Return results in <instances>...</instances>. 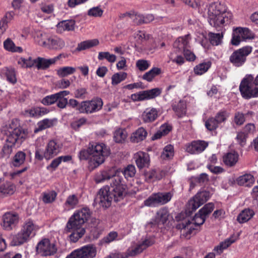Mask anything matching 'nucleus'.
<instances>
[{
    "label": "nucleus",
    "mask_w": 258,
    "mask_h": 258,
    "mask_svg": "<svg viewBox=\"0 0 258 258\" xmlns=\"http://www.w3.org/2000/svg\"><path fill=\"white\" fill-rule=\"evenodd\" d=\"M39 229V226L31 219L26 220L21 226L20 231L13 236L11 242L13 246L21 245L34 237Z\"/></svg>",
    "instance_id": "1"
},
{
    "label": "nucleus",
    "mask_w": 258,
    "mask_h": 258,
    "mask_svg": "<svg viewBox=\"0 0 258 258\" xmlns=\"http://www.w3.org/2000/svg\"><path fill=\"white\" fill-rule=\"evenodd\" d=\"M208 14L209 23L214 27L228 23L231 16L230 14L226 12L225 6L218 2L210 5Z\"/></svg>",
    "instance_id": "2"
},
{
    "label": "nucleus",
    "mask_w": 258,
    "mask_h": 258,
    "mask_svg": "<svg viewBox=\"0 0 258 258\" xmlns=\"http://www.w3.org/2000/svg\"><path fill=\"white\" fill-rule=\"evenodd\" d=\"M89 151L91 156L89 161V167L92 170L102 164L105 157L109 155L108 148L103 143L89 145Z\"/></svg>",
    "instance_id": "3"
},
{
    "label": "nucleus",
    "mask_w": 258,
    "mask_h": 258,
    "mask_svg": "<svg viewBox=\"0 0 258 258\" xmlns=\"http://www.w3.org/2000/svg\"><path fill=\"white\" fill-rule=\"evenodd\" d=\"M90 215V211L87 208H84L76 211L70 218L67 223L65 227L66 232H71V229L73 227L82 226L88 221Z\"/></svg>",
    "instance_id": "4"
},
{
    "label": "nucleus",
    "mask_w": 258,
    "mask_h": 258,
    "mask_svg": "<svg viewBox=\"0 0 258 258\" xmlns=\"http://www.w3.org/2000/svg\"><path fill=\"white\" fill-rule=\"evenodd\" d=\"M38 44L47 49L60 50L65 46L64 41L56 36H48L46 34L41 33L37 36Z\"/></svg>",
    "instance_id": "5"
},
{
    "label": "nucleus",
    "mask_w": 258,
    "mask_h": 258,
    "mask_svg": "<svg viewBox=\"0 0 258 258\" xmlns=\"http://www.w3.org/2000/svg\"><path fill=\"white\" fill-rule=\"evenodd\" d=\"M253 76L246 75L241 81L239 85V90L241 96L246 99L258 97V87H253Z\"/></svg>",
    "instance_id": "6"
},
{
    "label": "nucleus",
    "mask_w": 258,
    "mask_h": 258,
    "mask_svg": "<svg viewBox=\"0 0 258 258\" xmlns=\"http://www.w3.org/2000/svg\"><path fill=\"white\" fill-rule=\"evenodd\" d=\"M110 186L112 188L111 195L113 197L114 201L118 202L123 199L127 190L122 177L120 175L115 176L111 180Z\"/></svg>",
    "instance_id": "7"
},
{
    "label": "nucleus",
    "mask_w": 258,
    "mask_h": 258,
    "mask_svg": "<svg viewBox=\"0 0 258 258\" xmlns=\"http://www.w3.org/2000/svg\"><path fill=\"white\" fill-rule=\"evenodd\" d=\"M252 47L249 46L243 47L235 50L230 56L229 61L236 67L243 66L246 60L247 56L251 52Z\"/></svg>",
    "instance_id": "8"
},
{
    "label": "nucleus",
    "mask_w": 258,
    "mask_h": 258,
    "mask_svg": "<svg viewBox=\"0 0 258 258\" xmlns=\"http://www.w3.org/2000/svg\"><path fill=\"white\" fill-rule=\"evenodd\" d=\"M173 194L171 192H158L152 194L144 201V205L148 207H155L169 202Z\"/></svg>",
    "instance_id": "9"
},
{
    "label": "nucleus",
    "mask_w": 258,
    "mask_h": 258,
    "mask_svg": "<svg viewBox=\"0 0 258 258\" xmlns=\"http://www.w3.org/2000/svg\"><path fill=\"white\" fill-rule=\"evenodd\" d=\"M103 106L101 99L96 98L91 100L84 101L80 103L77 108L80 113H93L100 110Z\"/></svg>",
    "instance_id": "10"
},
{
    "label": "nucleus",
    "mask_w": 258,
    "mask_h": 258,
    "mask_svg": "<svg viewBox=\"0 0 258 258\" xmlns=\"http://www.w3.org/2000/svg\"><path fill=\"white\" fill-rule=\"evenodd\" d=\"M96 254L95 246L93 244H88L74 250L66 258H93Z\"/></svg>",
    "instance_id": "11"
},
{
    "label": "nucleus",
    "mask_w": 258,
    "mask_h": 258,
    "mask_svg": "<svg viewBox=\"0 0 258 258\" xmlns=\"http://www.w3.org/2000/svg\"><path fill=\"white\" fill-rule=\"evenodd\" d=\"M20 220L18 213L14 212H8L5 213L2 217L1 226L7 231H11L17 226Z\"/></svg>",
    "instance_id": "12"
},
{
    "label": "nucleus",
    "mask_w": 258,
    "mask_h": 258,
    "mask_svg": "<svg viewBox=\"0 0 258 258\" xmlns=\"http://www.w3.org/2000/svg\"><path fill=\"white\" fill-rule=\"evenodd\" d=\"M161 93V90L158 88H155L133 94L131 96V98L134 101H141L154 99L159 96Z\"/></svg>",
    "instance_id": "13"
},
{
    "label": "nucleus",
    "mask_w": 258,
    "mask_h": 258,
    "mask_svg": "<svg viewBox=\"0 0 258 258\" xmlns=\"http://www.w3.org/2000/svg\"><path fill=\"white\" fill-rule=\"evenodd\" d=\"M37 252L44 256H49L54 254L57 248L53 242H51L48 239H43L37 244Z\"/></svg>",
    "instance_id": "14"
},
{
    "label": "nucleus",
    "mask_w": 258,
    "mask_h": 258,
    "mask_svg": "<svg viewBox=\"0 0 258 258\" xmlns=\"http://www.w3.org/2000/svg\"><path fill=\"white\" fill-rule=\"evenodd\" d=\"M211 196V193L208 191H200L189 201V206L192 211H195L206 202L209 199Z\"/></svg>",
    "instance_id": "15"
},
{
    "label": "nucleus",
    "mask_w": 258,
    "mask_h": 258,
    "mask_svg": "<svg viewBox=\"0 0 258 258\" xmlns=\"http://www.w3.org/2000/svg\"><path fill=\"white\" fill-rule=\"evenodd\" d=\"M62 147V144L57 140L49 141L45 147V159L49 160L56 156L60 152Z\"/></svg>",
    "instance_id": "16"
},
{
    "label": "nucleus",
    "mask_w": 258,
    "mask_h": 258,
    "mask_svg": "<svg viewBox=\"0 0 258 258\" xmlns=\"http://www.w3.org/2000/svg\"><path fill=\"white\" fill-rule=\"evenodd\" d=\"M205 219L206 217L202 213H200V211H199V213L195 215L194 219H192V222H190L188 220L182 223L181 225L182 230L186 232H188V234H190L192 230L195 229L192 225H195L196 226L202 225L205 221Z\"/></svg>",
    "instance_id": "17"
},
{
    "label": "nucleus",
    "mask_w": 258,
    "mask_h": 258,
    "mask_svg": "<svg viewBox=\"0 0 258 258\" xmlns=\"http://www.w3.org/2000/svg\"><path fill=\"white\" fill-rule=\"evenodd\" d=\"M112 197L107 188H101L95 199V202L100 206L107 208L110 206Z\"/></svg>",
    "instance_id": "18"
},
{
    "label": "nucleus",
    "mask_w": 258,
    "mask_h": 258,
    "mask_svg": "<svg viewBox=\"0 0 258 258\" xmlns=\"http://www.w3.org/2000/svg\"><path fill=\"white\" fill-rule=\"evenodd\" d=\"M208 146V143L204 141H193L186 145V151L191 154H199L204 151Z\"/></svg>",
    "instance_id": "19"
},
{
    "label": "nucleus",
    "mask_w": 258,
    "mask_h": 258,
    "mask_svg": "<svg viewBox=\"0 0 258 258\" xmlns=\"http://www.w3.org/2000/svg\"><path fill=\"white\" fill-rule=\"evenodd\" d=\"M117 170L113 167L107 170L102 171L96 175L95 177V181L97 183H100L109 180L110 178L112 179L115 176H119Z\"/></svg>",
    "instance_id": "20"
},
{
    "label": "nucleus",
    "mask_w": 258,
    "mask_h": 258,
    "mask_svg": "<svg viewBox=\"0 0 258 258\" xmlns=\"http://www.w3.org/2000/svg\"><path fill=\"white\" fill-rule=\"evenodd\" d=\"M134 159L138 168L141 169L148 167L150 163V157L148 153L138 152L134 155Z\"/></svg>",
    "instance_id": "21"
},
{
    "label": "nucleus",
    "mask_w": 258,
    "mask_h": 258,
    "mask_svg": "<svg viewBox=\"0 0 258 258\" xmlns=\"http://www.w3.org/2000/svg\"><path fill=\"white\" fill-rule=\"evenodd\" d=\"M131 19L137 25H142L143 24H147L153 21L154 17L152 14H147L143 15L141 14L132 12Z\"/></svg>",
    "instance_id": "22"
},
{
    "label": "nucleus",
    "mask_w": 258,
    "mask_h": 258,
    "mask_svg": "<svg viewBox=\"0 0 258 258\" xmlns=\"http://www.w3.org/2000/svg\"><path fill=\"white\" fill-rule=\"evenodd\" d=\"M190 37L189 35L187 34L184 36L178 37L174 42L173 46L177 48L179 51H184L185 49L189 48V41Z\"/></svg>",
    "instance_id": "23"
},
{
    "label": "nucleus",
    "mask_w": 258,
    "mask_h": 258,
    "mask_svg": "<svg viewBox=\"0 0 258 258\" xmlns=\"http://www.w3.org/2000/svg\"><path fill=\"white\" fill-rule=\"evenodd\" d=\"M158 116V111L154 108H146L142 115V119L146 123L154 121Z\"/></svg>",
    "instance_id": "24"
},
{
    "label": "nucleus",
    "mask_w": 258,
    "mask_h": 258,
    "mask_svg": "<svg viewBox=\"0 0 258 258\" xmlns=\"http://www.w3.org/2000/svg\"><path fill=\"white\" fill-rule=\"evenodd\" d=\"M61 56V54L50 59H45L41 57H38L36 59V66L38 69H45L48 68L51 64L55 63Z\"/></svg>",
    "instance_id": "25"
},
{
    "label": "nucleus",
    "mask_w": 258,
    "mask_h": 258,
    "mask_svg": "<svg viewBox=\"0 0 258 258\" xmlns=\"http://www.w3.org/2000/svg\"><path fill=\"white\" fill-rule=\"evenodd\" d=\"M223 162L228 166L232 167L234 166L238 162L239 155L235 152H229L223 156Z\"/></svg>",
    "instance_id": "26"
},
{
    "label": "nucleus",
    "mask_w": 258,
    "mask_h": 258,
    "mask_svg": "<svg viewBox=\"0 0 258 258\" xmlns=\"http://www.w3.org/2000/svg\"><path fill=\"white\" fill-rule=\"evenodd\" d=\"M16 190L15 185L6 182L0 185V197H4L13 194Z\"/></svg>",
    "instance_id": "27"
},
{
    "label": "nucleus",
    "mask_w": 258,
    "mask_h": 258,
    "mask_svg": "<svg viewBox=\"0 0 258 258\" xmlns=\"http://www.w3.org/2000/svg\"><path fill=\"white\" fill-rule=\"evenodd\" d=\"M147 136L146 130L142 127H139L131 136V141L134 143H138L144 140Z\"/></svg>",
    "instance_id": "28"
},
{
    "label": "nucleus",
    "mask_w": 258,
    "mask_h": 258,
    "mask_svg": "<svg viewBox=\"0 0 258 258\" xmlns=\"http://www.w3.org/2000/svg\"><path fill=\"white\" fill-rule=\"evenodd\" d=\"M75 21L73 20H66L59 22L57 25V31L62 33L64 31H72L74 29Z\"/></svg>",
    "instance_id": "29"
},
{
    "label": "nucleus",
    "mask_w": 258,
    "mask_h": 258,
    "mask_svg": "<svg viewBox=\"0 0 258 258\" xmlns=\"http://www.w3.org/2000/svg\"><path fill=\"white\" fill-rule=\"evenodd\" d=\"M254 215V212L252 210L245 209L238 215L237 220L240 223H243L249 220Z\"/></svg>",
    "instance_id": "30"
},
{
    "label": "nucleus",
    "mask_w": 258,
    "mask_h": 258,
    "mask_svg": "<svg viewBox=\"0 0 258 258\" xmlns=\"http://www.w3.org/2000/svg\"><path fill=\"white\" fill-rule=\"evenodd\" d=\"M164 173L160 169H153L145 173L146 179L148 181L151 180H160L164 176Z\"/></svg>",
    "instance_id": "31"
},
{
    "label": "nucleus",
    "mask_w": 258,
    "mask_h": 258,
    "mask_svg": "<svg viewBox=\"0 0 258 258\" xmlns=\"http://www.w3.org/2000/svg\"><path fill=\"white\" fill-rule=\"evenodd\" d=\"M172 109L175 112L176 115L181 117L184 116L186 113V104L183 101H179L178 102L173 103Z\"/></svg>",
    "instance_id": "32"
},
{
    "label": "nucleus",
    "mask_w": 258,
    "mask_h": 258,
    "mask_svg": "<svg viewBox=\"0 0 258 258\" xmlns=\"http://www.w3.org/2000/svg\"><path fill=\"white\" fill-rule=\"evenodd\" d=\"M98 44L99 41L97 39L87 40L79 43L76 49L78 51H82L97 46Z\"/></svg>",
    "instance_id": "33"
},
{
    "label": "nucleus",
    "mask_w": 258,
    "mask_h": 258,
    "mask_svg": "<svg viewBox=\"0 0 258 258\" xmlns=\"http://www.w3.org/2000/svg\"><path fill=\"white\" fill-rule=\"evenodd\" d=\"M237 182L240 185L250 186L254 182V178L250 174H245L239 176L237 179Z\"/></svg>",
    "instance_id": "34"
},
{
    "label": "nucleus",
    "mask_w": 258,
    "mask_h": 258,
    "mask_svg": "<svg viewBox=\"0 0 258 258\" xmlns=\"http://www.w3.org/2000/svg\"><path fill=\"white\" fill-rule=\"evenodd\" d=\"M169 216V213L167 209L162 208L157 213L156 221L158 224H164L166 222Z\"/></svg>",
    "instance_id": "35"
},
{
    "label": "nucleus",
    "mask_w": 258,
    "mask_h": 258,
    "mask_svg": "<svg viewBox=\"0 0 258 258\" xmlns=\"http://www.w3.org/2000/svg\"><path fill=\"white\" fill-rule=\"evenodd\" d=\"M174 154V150L173 146L171 145H168L163 148L160 157L162 160H169L173 158Z\"/></svg>",
    "instance_id": "36"
},
{
    "label": "nucleus",
    "mask_w": 258,
    "mask_h": 258,
    "mask_svg": "<svg viewBox=\"0 0 258 258\" xmlns=\"http://www.w3.org/2000/svg\"><path fill=\"white\" fill-rule=\"evenodd\" d=\"M26 154L22 151H19L13 157L12 165L14 167H19L24 164Z\"/></svg>",
    "instance_id": "37"
},
{
    "label": "nucleus",
    "mask_w": 258,
    "mask_h": 258,
    "mask_svg": "<svg viewBox=\"0 0 258 258\" xmlns=\"http://www.w3.org/2000/svg\"><path fill=\"white\" fill-rule=\"evenodd\" d=\"M76 69L72 67H61L56 70V74L60 78H64L75 73Z\"/></svg>",
    "instance_id": "38"
},
{
    "label": "nucleus",
    "mask_w": 258,
    "mask_h": 258,
    "mask_svg": "<svg viewBox=\"0 0 258 258\" xmlns=\"http://www.w3.org/2000/svg\"><path fill=\"white\" fill-rule=\"evenodd\" d=\"M15 144H12L10 142L6 140V144L4 145L0 151V154L3 158H8L13 151V147L15 146Z\"/></svg>",
    "instance_id": "39"
},
{
    "label": "nucleus",
    "mask_w": 258,
    "mask_h": 258,
    "mask_svg": "<svg viewBox=\"0 0 258 258\" xmlns=\"http://www.w3.org/2000/svg\"><path fill=\"white\" fill-rule=\"evenodd\" d=\"M4 48L9 51L22 52L23 49L19 46H16L13 41L10 38L7 39L4 42Z\"/></svg>",
    "instance_id": "40"
},
{
    "label": "nucleus",
    "mask_w": 258,
    "mask_h": 258,
    "mask_svg": "<svg viewBox=\"0 0 258 258\" xmlns=\"http://www.w3.org/2000/svg\"><path fill=\"white\" fill-rule=\"evenodd\" d=\"M127 136L126 131L123 129H118L114 133V140L116 143H121L123 142Z\"/></svg>",
    "instance_id": "41"
},
{
    "label": "nucleus",
    "mask_w": 258,
    "mask_h": 258,
    "mask_svg": "<svg viewBox=\"0 0 258 258\" xmlns=\"http://www.w3.org/2000/svg\"><path fill=\"white\" fill-rule=\"evenodd\" d=\"M210 61L204 62L196 66L194 68V72L196 75H201L206 73L211 67Z\"/></svg>",
    "instance_id": "42"
},
{
    "label": "nucleus",
    "mask_w": 258,
    "mask_h": 258,
    "mask_svg": "<svg viewBox=\"0 0 258 258\" xmlns=\"http://www.w3.org/2000/svg\"><path fill=\"white\" fill-rule=\"evenodd\" d=\"M60 93H62V94L60 95V97L56 101L57 106L60 109H63L66 107L68 103V100L67 98H64V96L70 94V92L69 91L63 90L60 91Z\"/></svg>",
    "instance_id": "43"
},
{
    "label": "nucleus",
    "mask_w": 258,
    "mask_h": 258,
    "mask_svg": "<svg viewBox=\"0 0 258 258\" xmlns=\"http://www.w3.org/2000/svg\"><path fill=\"white\" fill-rule=\"evenodd\" d=\"M234 242V240L232 238H227L224 241L221 242L219 245L215 247L214 250L216 251L217 253L220 254L224 249L228 247Z\"/></svg>",
    "instance_id": "44"
},
{
    "label": "nucleus",
    "mask_w": 258,
    "mask_h": 258,
    "mask_svg": "<svg viewBox=\"0 0 258 258\" xmlns=\"http://www.w3.org/2000/svg\"><path fill=\"white\" fill-rule=\"evenodd\" d=\"M53 125V120L49 119H44L37 123V128L35 130V132L37 133L42 131L47 128L50 127Z\"/></svg>",
    "instance_id": "45"
},
{
    "label": "nucleus",
    "mask_w": 258,
    "mask_h": 258,
    "mask_svg": "<svg viewBox=\"0 0 258 258\" xmlns=\"http://www.w3.org/2000/svg\"><path fill=\"white\" fill-rule=\"evenodd\" d=\"M62 93H60V92L46 96L42 100V103L45 105H51L55 102H56L59 97H60V95H62Z\"/></svg>",
    "instance_id": "46"
},
{
    "label": "nucleus",
    "mask_w": 258,
    "mask_h": 258,
    "mask_svg": "<svg viewBox=\"0 0 258 258\" xmlns=\"http://www.w3.org/2000/svg\"><path fill=\"white\" fill-rule=\"evenodd\" d=\"M57 196L56 192L54 190L48 191L42 194V201L45 204L53 202Z\"/></svg>",
    "instance_id": "47"
},
{
    "label": "nucleus",
    "mask_w": 258,
    "mask_h": 258,
    "mask_svg": "<svg viewBox=\"0 0 258 258\" xmlns=\"http://www.w3.org/2000/svg\"><path fill=\"white\" fill-rule=\"evenodd\" d=\"M161 73V70L158 68H154L146 73L142 77V78L148 82H151L158 75Z\"/></svg>",
    "instance_id": "48"
},
{
    "label": "nucleus",
    "mask_w": 258,
    "mask_h": 258,
    "mask_svg": "<svg viewBox=\"0 0 258 258\" xmlns=\"http://www.w3.org/2000/svg\"><path fill=\"white\" fill-rule=\"evenodd\" d=\"M79 203V199L75 195L69 196L65 203V207L69 209H74Z\"/></svg>",
    "instance_id": "49"
},
{
    "label": "nucleus",
    "mask_w": 258,
    "mask_h": 258,
    "mask_svg": "<svg viewBox=\"0 0 258 258\" xmlns=\"http://www.w3.org/2000/svg\"><path fill=\"white\" fill-rule=\"evenodd\" d=\"M209 36L210 43L213 45L217 46L221 43L223 35L222 33H214L210 32Z\"/></svg>",
    "instance_id": "50"
},
{
    "label": "nucleus",
    "mask_w": 258,
    "mask_h": 258,
    "mask_svg": "<svg viewBox=\"0 0 258 258\" xmlns=\"http://www.w3.org/2000/svg\"><path fill=\"white\" fill-rule=\"evenodd\" d=\"M22 137L20 129L16 128L12 131L7 139L8 141L15 144L19 139Z\"/></svg>",
    "instance_id": "51"
},
{
    "label": "nucleus",
    "mask_w": 258,
    "mask_h": 258,
    "mask_svg": "<svg viewBox=\"0 0 258 258\" xmlns=\"http://www.w3.org/2000/svg\"><path fill=\"white\" fill-rule=\"evenodd\" d=\"M127 77V74L124 72L117 73L111 77V84L116 85L124 80Z\"/></svg>",
    "instance_id": "52"
},
{
    "label": "nucleus",
    "mask_w": 258,
    "mask_h": 258,
    "mask_svg": "<svg viewBox=\"0 0 258 258\" xmlns=\"http://www.w3.org/2000/svg\"><path fill=\"white\" fill-rule=\"evenodd\" d=\"M18 63L22 68H31L36 64V59H33L31 57L28 58L21 57L19 59Z\"/></svg>",
    "instance_id": "53"
},
{
    "label": "nucleus",
    "mask_w": 258,
    "mask_h": 258,
    "mask_svg": "<svg viewBox=\"0 0 258 258\" xmlns=\"http://www.w3.org/2000/svg\"><path fill=\"white\" fill-rule=\"evenodd\" d=\"M117 235L118 234L116 232H110L106 236L100 240V244L105 245L110 243L116 239Z\"/></svg>",
    "instance_id": "54"
},
{
    "label": "nucleus",
    "mask_w": 258,
    "mask_h": 258,
    "mask_svg": "<svg viewBox=\"0 0 258 258\" xmlns=\"http://www.w3.org/2000/svg\"><path fill=\"white\" fill-rule=\"evenodd\" d=\"M98 58L99 60L106 59L109 62L113 63L115 61L116 57L115 55L110 54L108 52H100L98 54Z\"/></svg>",
    "instance_id": "55"
},
{
    "label": "nucleus",
    "mask_w": 258,
    "mask_h": 258,
    "mask_svg": "<svg viewBox=\"0 0 258 258\" xmlns=\"http://www.w3.org/2000/svg\"><path fill=\"white\" fill-rule=\"evenodd\" d=\"M238 29L240 33L241 37L242 38L243 40L254 38V34L248 28H238Z\"/></svg>",
    "instance_id": "56"
},
{
    "label": "nucleus",
    "mask_w": 258,
    "mask_h": 258,
    "mask_svg": "<svg viewBox=\"0 0 258 258\" xmlns=\"http://www.w3.org/2000/svg\"><path fill=\"white\" fill-rule=\"evenodd\" d=\"M229 113L225 110H221L216 115L215 118L219 124L225 122L229 117Z\"/></svg>",
    "instance_id": "57"
},
{
    "label": "nucleus",
    "mask_w": 258,
    "mask_h": 258,
    "mask_svg": "<svg viewBox=\"0 0 258 258\" xmlns=\"http://www.w3.org/2000/svg\"><path fill=\"white\" fill-rule=\"evenodd\" d=\"M219 123L214 117L209 118L205 122V126L206 128L211 131L216 130L218 127Z\"/></svg>",
    "instance_id": "58"
},
{
    "label": "nucleus",
    "mask_w": 258,
    "mask_h": 258,
    "mask_svg": "<svg viewBox=\"0 0 258 258\" xmlns=\"http://www.w3.org/2000/svg\"><path fill=\"white\" fill-rule=\"evenodd\" d=\"M136 172V168L134 165H129L125 167L123 170V174L125 178L133 177L135 176Z\"/></svg>",
    "instance_id": "59"
},
{
    "label": "nucleus",
    "mask_w": 258,
    "mask_h": 258,
    "mask_svg": "<svg viewBox=\"0 0 258 258\" xmlns=\"http://www.w3.org/2000/svg\"><path fill=\"white\" fill-rule=\"evenodd\" d=\"M7 80L12 84L17 82L15 71L14 69H8L6 72Z\"/></svg>",
    "instance_id": "60"
},
{
    "label": "nucleus",
    "mask_w": 258,
    "mask_h": 258,
    "mask_svg": "<svg viewBox=\"0 0 258 258\" xmlns=\"http://www.w3.org/2000/svg\"><path fill=\"white\" fill-rule=\"evenodd\" d=\"M242 41L244 40L241 37L240 33L238 28H236L233 32L231 43L234 45H238Z\"/></svg>",
    "instance_id": "61"
},
{
    "label": "nucleus",
    "mask_w": 258,
    "mask_h": 258,
    "mask_svg": "<svg viewBox=\"0 0 258 258\" xmlns=\"http://www.w3.org/2000/svg\"><path fill=\"white\" fill-rule=\"evenodd\" d=\"M71 85V82L67 79H61L57 81L55 83L56 88L59 89H64Z\"/></svg>",
    "instance_id": "62"
},
{
    "label": "nucleus",
    "mask_w": 258,
    "mask_h": 258,
    "mask_svg": "<svg viewBox=\"0 0 258 258\" xmlns=\"http://www.w3.org/2000/svg\"><path fill=\"white\" fill-rule=\"evenodd\" d=\"M103 11L99 7H93L88 12V15L90 16L98 17L102 15Z\"/></svg>",
    "instance_id": "63"
},
{
    "label": "nucleus",
    "mask_w": 258,
    "mask_h": 258,
    "mask_svg": "<svg viewBox=\"0 0 258 258\" xmlns=\"http://www.w3.org/2000/svg\"><path fill=\"white\" fill-rule=\"evenodd\" d=\"M150 66L148 61L144 59H139L136 62V67L141 71L146 70Z\"/></svg>",
    "instance_id": "64"
}]
</instances>
